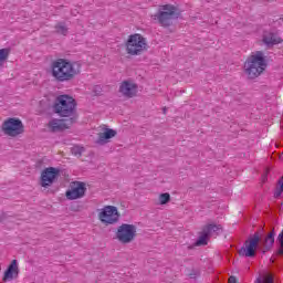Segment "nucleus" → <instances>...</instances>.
<instances>
[{
	"mask_svg": "<svg viewBox=\"0 0 283 283\" xmlns=\"http://www.w3.org/2000/svg\"><path fill=\"white\" fill-rule=\"evenodd\" d=\"M50 74L57 83H67L81 74V64L60 57L51 62Z\"/></svg>",
	"mask_w": 283,
	"mask_h": 283,
	"instance_id": "f257e3e1",
	"label": "nucleus"
},
{
	"mask_svg": "<svg viewBox=\"0 0 283 283\" xmlns=\"http://www.w3.org/2000/svg\"><path fill=\"white\" fill-rule=\"evenodd\" d=\"M248 78H258L266 70V59L264 52L255 51L250 54L243 65Z\"/></svg>",
	"mask_w": 283,
	"mask_h": 283,
	"instance_id": "f03ea898",
	"label": "nucleus"
},
{
	"mask_svg": "<svg viewBox=\"0 0 283 283\" xmlns=\"http://www.w3.org/2000/svg\"><path fill=\"white\" fill-rule=\"evenodd\" d=\"M124 45L128 56H140L149 50V42L147 41V38L140 33H133L128 35Z\"/></svg>",
	"mask_w": 283,
	"mask_h": 283,
	"instance_id": "7ed1b4c3",
	"label": "nucleus"
},
{
	"mask_svg": "<svg viewBox=\"0 0 283 283\" xmlns=\"http://www.w3.org/2000/svg\"><path fill=\"white\" fill-rule=\"evenodd\" d=\"M53 112L62 118H74L76 99L70 95H59L54 101Z\"/></svg>",
	"mask_w": 283,
	"mask_h": 283,
	"instance_id": "20e7f679",
	"label": "nucleus"
},
{
	"mask_svg": "<svg viewBox=\"0 0 283 283\" xmlns=\"http://www.w3.org/2000/svg\"><path fill=\"white\" fill-rule=\"evenodd\" d=\"M155 17L161 28H169L174 23V19L178 17V8L172 4H163Z\"/></svg>",
	"mask_w": 283,
	"mask_h": 283,
	"instance_id": "39448f33",
	"label": "nucleus"
},
{
	"mask_svg": "<svg viewBox=\"0 0 283 283\" xmlns=\"http://www.w3.org/2000/svg\"><path fill=\"white\" fill-rule=\"evenodd\" d=\"M1 132L4 136L17 138V136H21V134L25 132V126H23V122H21V119L17 117H9L2 123Z\"/></svg>",
	"mask_w": 283,
	"mask_h": 283,
	"instance_id": "423d86ee",
	"label": "nucleus"
},
{
	"mask_svg": "<svg viewBox=\"0 0 283 283\" xmlns=\"http://www.w3.org/2000/svg\"><path fill=\"white\" fill-rule=\"evenodd\" d=\"M97 218L102 224L109 227L120 220V212H118V208L115 206H104L97 209Z\"/></svg>",
	"mask_w": 283,
	"mask_h": 283,
	"instance_id": "0eeeda50",
	"label": "nucleus"
},
{
	"mask_svg": "<svg viewBox=\"0 0 283 283\" xmlns=\"http://www.w3.org/2000/svg\"><path fill=\"white\" fill-rule=\"evenodd\" d=\"M138 233V229L134 224L123 223L120 224L116 232V240L120 242V244H132L134 240H136V235Z\"/></svg>",
	"mask_w": 283,
	"mask_h": 283,
	"instance_id": "6e6552de",
	"label": "nucleus"
},
{
	"mask_svg": "<svg viewBox=\"0 0 283 283\" xmlns=\"http://www.w3.org/2000/svg\"><path fill=\"white\" fill-rule=\"evenodd\" d=\"M61 176V169L54 167H48L41 171L40 186L43 189H50Z\"/></svg>",
	"mask_w": 283,
	"mask_h": 283,
	"instance_id": "1a4fd4ad",
	"label": "nucleus"
},
{
	"mask_svg": "<svg viewBox=\"0 0 283 283\" xmlns=\"http://www.w3.org/2000/svg\"><path fill=\"white\" fill-rule=\"evenodd\" d=\"M258 244H260V233L256 232L245 241L244 245L239 250V255L241 258H254Z\"/></svg>",
	"mask_w": 283,
	"mask_h": 283,
	"instance_id": "9d476101",
	"label": "nucleus"
},
{
	"mask_svg": "<svg viewBox=\"0 0 283 283\" xmlns=\"http://www.w3.org/2000/svg\"><path fill=\"white\" fill-rule=\"evenodd\" d=\"M87 186L82 181H73L70 184L69 190L65 192L67 200H78L85 196Z\"/></svg>",
	"mask_w": 283,
	"mask_h": 283,
	"instance_id": "9b49d317",
	"label": "nucleus"
},
{
	"mask_svg": "<svg viewBox=\"0 0 283 283\" xmlns=\"http://www.w3.org/2000/svg\"><path fill=\"white\" fill-rule=\"evenodd\" d=\"M118 93L123 98H135L138 96V84L132 80H125L119 83Z\"/></svg>",
	"mask_w": 283,
	"mask_h": 283,
	"instance_id": "f8f14e48",
	"label": "nucleus"
},
{
	"mask_svg": "<svg viewBox=\"0 0 283 283\" xmlns=\"http://www.w3.org/2000/svg\"><path fill=\"white\" fill-rule=\"evenodd\" d=\"M74 123H76V117H71L69 119H51L48 124L50 132H63L70 129Z\"/></svg>",
	"mask_w": 283,
	"mask_h": 283,
	"instance_id": "ddd939ff",
	"label": "nucleus"
},
{
	"mask_svg": "<svg viewBox=\"0 0 283 283\" xmlns=\"http://www.w3.org/2000/svg\"><path fill=\"white\" fill-rule=\"evenodd\" d=\"M117 134L114 128L102 126L101 132L97 134V145H107L112 138H116Z\"/></svg>",
	"mask_w": 283,
	"mask_h": 283,
	"instance_id": "4468645a",
	"label": "nucleus"
},
{
	"mask_svg": "<svg viewBox=\"0 0 283 283\" xmlns=\"http://www.w3.org/2000/svg\"><path fill=\"white\" fill-rule=\"evenodd\" d=\"M19 277V265L17 264V260L11 261L8 269L4 271L2 276V282H12V280H17Z\"/></svg>",
	"mask_w": 283,
	"mask_h": 283,
	"instance_id": "2eb2a0df",
	"label": "nucleus"
},
{
	"mask_svg": "<svg viewBox=\"0 0 283 283\" xmlns=\"http://www.w3.org/2000/svg\"><path fill=\"white\" fill-rule=\"evenodd\" d=\"M263 43H265V45H277L282 43V38L277 36V34L265 32L263 34Z\"/></svg>",
	"mask_w": 283,
	"mask_h": 283,
	"instance_id": "dca6fc26",
	"label": "nucleus"
},
{
	"mask_svg": "<svg viewBox=\"0 0 283 283\" xmlns=\"http://www.w3.org/2000/svg\"><path fill=\"white\" fill-rule=\"evenodd\" d=\"M218 231H222V226L218 223H208L202 228V232L209 237L213 235V233H218Z\"/></svg>",
	"mask_w": 283,
	"mask_h": 283,
	"instance_id": "f3484780",
	"label": "nucleus"
},
{
	"mask_svg": "<svg viewBox=\"0 0 283 283\" xmlns=\"http://www.w3.org/2000/svg\"><path fill=\"white\" fill-rule=\"evenodd\" d=\"M273 244H275V234L273 232H270L264 240L265 251H269L271 247H273Z\"/></svg>",
	"mask_w": 283,
	"mask_h": 283,
	"instance_id": "a211bd4d",
	"label": "nucleus"
},
{
	"mask_svg": "<svg viewBox=\"0 0 283 283\" xmlns=\"http://www.w3.org/2000/svg\"><path fill=\"white\" fill-rule=\"evenodd\" d=\"M209 235L208 234H206V232H203L202 230H201V232H200V235H199V239L197 240V242H196V245L197 247H205V245H207L208 244V242H209Z\"/></svg>",
	"mask_w": 283,
	"mask_h": 283,
	"instance_id": "6ab92c4d",
	"label": "nucleus"
},
{
	"mask_svg": "<svg viewBox=\"0 0 283 283\" xmlns=\"http://www.w3.org/2000/svg\"><path fill=\"white\" fill-rule=\"evenodd\" d=\"M10 56V49H0V65H3Z\"/></svg>",
	"mask_w": 283,
	"mask_h": 283,
	"instance_id": "aec40b11",
	"label": "nucleus"
},
{
	"mask_svg": "<svg viewBox=\"0 0 283 283\" xmlns=\"http://www.w3.org/2000/svg\"><path fill=\"white\" fill-rule=\"evenodd\" d=\"M255 283H273V275L266 273L263 277H258Z\"/></svg>",
	"mask_w": 283,
	"mask_h": 283,
	"instance_id": "412c9836",
	"label": "nucleus"
},
{
	"mask_svg": "<svg viewBox=\"0 0 283 283\" xmlns=\"http://www.w3.org/2000/svg\"><path fill=\"white\" fill-rule=\"evenodd\" d=\"M158 200L159 205H167L171 200V195H169L168 192H164L159 195Z\"/></svg>",
	"mask_w": 283,
	"mask_h": 283,
	"instance_id": "4be33fe9",
	"label": "nucleus"
},
{
	"mask_svg": "<svg viewBox=\"0 0 283 283\" xmlns=\"http://www.w3.org/2000/svg\"><path fill=\"white\" fill-rule=\"evenodd\" d=\"M55 30H56L57 34H63V36H65V34H67V27L63 23L56 24Z\"/></svg>",
	"mask_w": 283,
	"mask_h": 283,
	"instance_id": "5701e85b",
	"label": "nucleus"
},
{
	"mask_svg": "<svg viewBox=\"0 0 283 283\" xmlns=\"http://www.w3.org/2000/svg\"><path fill=\"white\" fill-rule=\"evenodd\" d=\"M283 193V177L279 180V187L274 191V198H280Z\"/></svg>",
	"mask_w": 283,
	"mask_h": 283,
	"instance_id": "b1692460",
	"label": "nucleus"
},
{
	"mask_svg": "<svg viewBox=\"0 0 283 283\" xmlns=\"http://www.w3.org/2000/svg\"><path fill=\"white\" fill-rule=\"evenodd\" d=\"M71 151L74 156H81L83 151H85V148L82 146H73Z\"/></svg>",
	"mask_w": 283,
	"mask_h": 283,
	"instance_id": "393cba45",
	"label": "nucleus"
},
{
	"mask_svg": "<svg viewBox=\"0 0 283 283\" xmlns=\"http://www.w3.org/2000/svg\"><path fill=\"white\" fill-rule=\"evenodd\" d=\"M279 242L281 244V249L279 250V255H283V230L279 234Z\"/></svg>",
	"mask_w": 283,
	"mask_h": 283,
	"instance_id": "a878e982",
	"label": "nucleus"
},
{
	"mask_svg": "<svg viewBox=\"0 0 283 283\" xmlns=\"http://www.w3.org/2000/svg\"><path fill=\"white\" fill-rule=\"evenodd\" d=\"M228 283H238V279H235V276H230Z\"/></svg>",
	"mask_w": 283,
	"mask_h": 283,
	"instance_id": "bb28decb",
	"label": "nucleus"
}]
</instances>
